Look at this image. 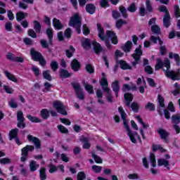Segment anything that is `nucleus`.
<instances>
[{"label": "nucleus", "instance_id": "nucleus-4", "mask_svg": "<svg viewBox=\"0 0 180 180\" xmlns=\"http://www.w3.org/2000/svg\"><path fill=\"white\" fill-rule=\"evenodd\" d=\"M165 99L161 96V95L158 94V102L159 108H158V112L160 116H163L165 115V117L166 119L169 120L171 119V115L169 114V111L167 109H162L161 108H165V104H164Z\"/></svg>", "mask_w": 180, "mask_h": 180}, {"label": "nucleus", "instance_id": "nucleus-54", "mask_svg": "<svg viewBox=\"0 0 180 180\" xmlns=\"http://www.w3.org/2000/svg\"><path fill=\"white\" fill-rule=\"evenodd\" d=\"M145 108L150 112H154V110H155V105H154L153 103H148Z\"/></svg>", "mask_w": 180, "mask_h": 180}, {"label": "nucleus", "instance_id": "nucleus-44", "mask_svg": "<svg viewBox=\"0 0 180 180\" xmlns=\"http://www.w3.org/2000/svg\"><path fill=\"white\" fill-rule=\"evenodd\" d=\"M80 141H82L84 143L82 148H84V150H88L91 148V143H88V139L83 138L80 140Z\"/></svg>", "mask_w": 180, "mask_h": 180}, {"label": "nucleus", "instance_id": "nucleus-18", "mask_svg": "<svg viewBox=\"0 0 180 180\" xmlns=\"http://www.w3.org/2000/svg\"><path fill=\"white\" fill-rule=\"evenodd\" d=\"M70 67L75 72H77V71H79V69L81 68V63L78 60L74 59L70 63Z\"/></svg>", "mask_w": 180, "mask_h": 180}, {"label": "nucleus", "instance_id": "nucleus-6", "mask_svg": "<svg viewBox=\"0 0 180 180\" xmlns=\"http://www.w3.org/2000/svg\"><path fill=\"white\" fill-rule=\"evenodd\" d=\"M124 98L125 99L126 105L128 106V108H131L134 113H139V103L136 102L131 103L133 101V94L130 93H125L124 94ZM130 103H131V105Z\"/></svg>", "mask_w": 180, "mask_h": 180}, {"label": "nucleus", "instance_id": "nucleus-41", "mask_svg": "<svg viewBox=\"0 0 180 180\" xmlns=\"http://www.w3.org/2000/svg\"><path fill=\"white\" fill-rule=\"evenodd\" d=\"M149 160H150L151 166L153 168H155V167H157V161L155 160V155H154V153H150Z\"/></svg>", "mask_w": 180, "mask_h": 180}, {"label": "nucleus", "instance_id": "nucleus-3", "mask_svg": "<svg viewBox=\"0 0 180 180\" xmlns=\"http://www.w3.org/2000/svg\"><path fill=\"white\" fill-rule=\"evenodd\" d=\"M69 26L74 27L78 34H81V26H82V18L76 13L70 18Z\"/></svg>", "mask_w": 180, "mask_h": 180}, {"label": "nucleus", "instance_id": "nucleus-32", "mask_svg": "<svg viewBox=\"0 0 180 180\" xmlns=\"http://www.w3.org/2000/svg\"><path fill=\"white\" fill-rule=\"evenodd\" d=\"M169 58H174L176 63V65L178 67H179L180 65V57L178 53H173L172 52H170L169 53Z\"/></svg>", "mask_w": 180, "mask_h": 180}, {"label": "nucleus", "instance_id": "nucleus-17", "mask_svg": "<svg viewBox=\"0 0 180 180\" xmlns=\"http://www.w3.org/2000/svg\"><path fill=\"white\" fill-rule=\"evenodd\" d=\"M72 75V73L68 72V70L65 69L60 68L59 70V77L61 79H65V78H70Z\"/></svg>", "mask_w": 180, "mask_h": 180}, {"label": "nucleus", "instance_id": "nucleus-26", "mask_svg": "<svg viewBox=\"0 0 180 180\" xmlns=\"http://www.w3.org/2000/svg\"><path fill=\"white\" fill-rule=\"evenodd\" d=\"M46 34L49 38V44H53V28H51V27H48L46 30Z\"/></svg>", "mask_w": 180, "mask_h": 180}, {"label": "nucleus", "instance_id": "nucleus-5", "mask_svg": "<svg viewBox=\"0 0 180 180\" xmlns=\"http://www.w3.org/2000/svg\"><path fill=\"white\" fill-rule=\"evenodd\" d=\"M30 56L33 61H39L41 67H46L47 62H46V59H44V57L39 51H36L34 48H32L30 49Z\"/></svg>", "mask_w": 180, "mask_h": 180}, {"label": "nucleus", "instance_id": "nucleus-19", "mask_svg": "<svg viewBox=\"0 0 180 180\" xmlns=\"http://www.w3.org/2000/svg\"><path fill=\"white\" fill-rule=\"evenodd\" d=\"M111 88L112 89L113 92L115 94L116 98L119 96V92L120 91V86L119 85V81L115 80L111 84Z\"/></svg>", "mask_w": 180, "mask_h": 180}, {"label": "nucleus", "instance_id": "nucleus-39", "mask_svg": "<svg viewBox=\"0 0 180 180\" xmlns=\"http://www.w3.org/2000/svg\"><path fill=\"white\" fill-rule=\"evenodd\" d=\"M119 10L120 12L122 13V15L124 18V19H127V18H129V14H127V9H126L124 6H120Z\"/></svg>", "mask_w": 180, "mask_h": 180}, {"label": "nucleus", "instance_id": "nucleus-50", "mask_svg": "<svg viewBox=\"0 0 180 180\" xmlns=\"http://www.w3.org/2000/svg\"><path fill=\"white\" fill-rule=\"evenodd\" d=\"M135 117L136 118V120H138V122L142 124V127H143V129H148L149 125L148 124L144 123V122H143V120L141 119V117H140V115H136Z\"/></svg>", "mask_w": 180, "mask_h": 180}, {"label": "nucleus", "instance_id": "nucleus-64", "mask_svg": "<svg viewBox=\"0 0 180 180\" xmlns=\"http://www.w3.org/2000/svg\"><path fill=\"white\" fill-rule=\"evenodd\" d=\"M174 15L176 18H180V9L179 6H174Z\"/></svg>", "mask_w": 180, "mask_h": 180}, {"label": "nucleus", "instance_id": "nucleus-37", "mask_svg": "<svg viewBox=\"0 0 180 180\" xmlns=\"http://www.w3.org/2000/svg\"><path fill=\"white\" fill-rule=\"evenodd\" d=\"M41 117L44 120L49 119V117H50V111L47 109H42L41 110Z\"/></svg>", "mask_w": 180, "mask_h": 180}, {"label": "nucleus", "instance_id": "nucleus-1", "mask_svg": "<svg viewBox=\"0 0 180 180\" xmlns=\"http://www.w3.org/2000/svg\"><path fill=\"white\" fill-rule=\"evenodd\" d=\"M157 64L155 66V71L161 70L162 67H165V69H162L165 72V75L167 78L172 79V81H179L180 80V70L177 69L176 71L171 70V61L168 58H165L164 61L161 58L156 59Z\"/></svg>", "mask_w": 180, "mask_h": 180}, {"label": "nucleus", "instance_id": "nucleus-52", "mask_svg": "<svg viewBox=\"0 0 180 180\" xmlns=\"http://www.w3.org/2000/svg\"><path fill=\"white\" fill-rule=\"evenodd\" d=\"M49 173L50 174H54V172H57L58 171V167L56 166V165L51 163L49 165Z\"/></svg>", "mask_w": 180, "mask_h": 180}, {"label": "nucleus", "instance_id": "nucleus-14", "mask_svg": "<svg viewBox=\"0 0 180 180\" xmlns=\"http://www.w3.org/2000/svg\"><path fill=\"white\" fill-rule=\"evenodd\" d=\"M102 77L100 80V85L103 91L105 92V89H110L109 88V83L108 82V79H106V75L105 72L101 73Z\"/></svg>", "mask_w": 180, "mask_h": 180}, {"label": "nucleus", "instance_id": "nucleus-60", "mask_svg": "<svg viewBox=\"0 0 180 180\" xmlns=\"http://www.w3.org/2000/svg\"><path fill=\"white\" fill-rule=\"evenodd\" d=\"M91 169L95 172L96 174H99L102 172V167L98 166V165H93L91 167Z\"/></svg>", "mask_w": 180, "mask_h": 180}, {"label": "nucleus", "instance_id": "nucleus-13", "mask_svg": "<svg viewBox=\"0 0 180 180\" xmlns=\"http://www.w3.org/2000/svg\"><path fill=\"white\" fill-rule=\"evenodd\" d=\"M27 140L28 141H30L34 144L35 148L37 150H39V148H41V142L40 141V139L36 136H33L32 135L27 136Z\"/></svg>", "mask_w": 180, "mask_h": 180}, {"label": "nucleus", "instance_id": "nucleus-62", "mask_svg": "<svg viewBox=\"0 0 180 180\" xmlns=\"http://www.w3.org/2000/svg\"><path fill=\"white\" fill-rule=\"evenodd\" d=\"M77 180H84L86 179V174H85V172H79L77 174Z\"/></svg>", "mask_w": 180, "mask_h": 180}, {"label": "nucleus", "instance_id": "nucleus-63", "mask_svg": "<svg viewBox=\"0 0 180 180\" xmlns=\"http://www.w3.org/2000/svg\"><path fill=\"white\" fill-rule=\"evenodd\" d=\"M11 162H12V161L8 158H4L0 159V164H3L4 165L6 164H11Z\"/></svg>", "mask_w": 180, "mask_h": 180}, {"label": "nucleus", "instance_id": "nucleus-42", "mask_svg": "<svg viewBox=\"0 0 180 180\" xmlns=\"http://www.w3.org/2000/svg\"><path fill=\"white\" fill-rule=\"evenodd\" d=\"M39 176L41 180L47 179V174L46 173V168L42 167L39 170Z\"/></svg>", "mask_w": 180, "mask_h": 180}, {"label": "nucleus", "instance_id": "nucleus-45", "mask_svg": "<svg viewBox=\"0 0 180 180\" xmlns=\"http://www.w3.org/2000/svg\"><path fill=\"white\" fill-rule=\"evenodd\" d=\"M34 29L37 33L41 32V25L37 20L34 21Z\"/></svg>", "mask_w": 180, "mask_h": 180}, {"label": "nucleus", "instance_id": "nucleus-55", "mask_svg": "<svg viewBox=\"0 0 180 180\" xmlns=\"http://www.w3.org/2000/svg\"><path fill=\"white\" fill-rule=\"evenodd\" d=\"M123 25H127V22H126V20H118L116 22V27L117 29H120L122 27V26H123Z\"/></svg>", "mask_w": 180, "mask_h": 180}, {"label": "nucleus", "instance_id": "nucleus-59", "mask_svg": "<svg viewBox=\"0 0 180 180\" xmlns=\"http://www.w3.org/2000/svg\"><path fill=\"white\" fill-rule=\"evenodd\" d=\"M17 120L18 122H25V117H23V112L18 111L17 112Z\"/></svg>", "mask_w": 180, "mask_h": 180}, {"label": "nucleus", "instance_id": "nucleus-36", "mask_svg": "<svg viewBox=\"0 0 180 180\" xmlns=\"http://www.w3.org/2000/svg\"><path fill=\"white\" fill-rule=\"evenodd\" d=\"M40 167L39 165H37V162L34 160H32L30 163V169L31 172H34V171H37V168Z\"/></svg>", "mask_w": 180, "mask_h": 180}, {"label": "nucleus", "instance_id": "nucleus-61", "mask_svg": "<svg viewBox=\"0 0 180 180\" xmlns=\"http://www.w3.org/2000/svg\"><path fill=\"white\" fill-rule=\"evenodd\" d=\"M82 32H83V34H84V36H88V34H89V33H91V31L89 30V28L88 27L86 24L83 25Z\"/></svg>", "mask_w": 180, "mask_h": 180}, {"label": "nucleus", "instance_id": "nucleus-28", "mask_svg": "<svg viewBox=\"0 0 180 180\" xmlns=\"http://www.w3.org/2000/svg\"><path fill=\"white\" fill-rule=\"evenodd\" d=\"M18 133H19V129L15 128L9 131V140L12 141L13 139L18 137Z\"/></svg>", "mask_w": 180, "mask_h": 180}, {"label": "nucleus", "instance_id": "nucleus-57", "mask_svg": "<svg viewBox=\"0 0 180 180\" xmlns=\"http://www.w3.org/2000/svg\"><path fill=\"white\" fill-rule=\"evenodd\" d=\"M64 35L66 39H71V36L72 35V30L71 28H67L65 30Z\"/></svg>", "mask_w": 180, "mask_h": 180}, {"label": "nucleus", "instance_id": "nucleus-12", "mask_svg": "<svg viewBox=\"0 0 180 180\" xmlns=\"http://www.w3.org/2000/svg\"><path fill=\"white\" fill-rule=\"evenodd\" d=\"M128 136L131 141V143H133L134 144H136V143H137V139L139 140V143H141V144L143 143V141H141V138L140 137V135H139V134L137 133V131H134L131 132V130L128 131Z\"/></svg>", "mask_w": 180, "mask_h": 180}, {"label": "nucleus", "instance_id": "nucleus-47", "mask_svg": "<svg viewBox=\"0 0 180 180\" xmlns=\"http://www.w3.org/2000/svg\"><path fill=\"white\" fill-rule=\"evenodd\" d=\"M43 77L44 79H47V81H51L53 78L50 75V70H45L42 72Z\"/></svg>", "mask_w": 180, "mask_h": 180}, {"label": "nucleus", "instance_id": "nucleus-35", "mask_svg": "<svg viewBox=\"0 0 180 180\" xmlns=\"http://www.w3.org/2000/svg\"><path fill=\"white\" fill-rule=\"evenodd\" d=\"M74 53H75V48H73L72 46H70V49L65 51V54L68 58H71V57L74 56Z\"/></svg>", "mask_w": 180, "mask_h": 180}, {"label": "nucleus", "instance_id": "nucleus-25", "mask_svg": "<svg viewBox=\"0 0 180 180\" xmlns=\"http://www.w3.org/2000/svg\"><path fill=\"white\" fill-rule=\"evenodd\" d=\"M132 46L133 43L131 41H127L124 46H122V49L124 53H130V51H131Z\"/></svg>", "mask_w": 180, "mask_h": 180}, {"label": "nucleus", "instance_id": "nucleus-24", "mask_svg": "<svg viewBox=\"0 0 180 180\" xmlns=\"http://www.w3.org/2000/svg\"><path fill=\"white\" fill-rule=\"evenodd\" d=\"M150 40L151 43H153V44H157L158 41L160 44V46H162L164 44V41L161 40V38L158 35V37H155L154 35H151L150 37Z\"/></svg>", "mask_w": 180, "mask_h": 180}, {"label": "nucleus", "instance_id": "nucleus-31", "mask_svg": "<svg viewBox=\"0 0 180 180\" xmlns=\"http://www.w3.org/2000/svg\"><path fill=\"white\" fill-rule=\"evenodd\" d=\"M82 84L84 87V89L88 92V94H94V86L85 82V81H83Z\"/></svg>", "mask_w": 180, "mask_h": 180}, {"label": "nucleus", "instance_id": "nucleus-48", "mask_svg": "<svg viewBox=\"0 0 180 180\" xmlns=\"http://www.w3.org/2000/svg\"><path fill=\"white\" fill-rule=\"evenodd\" d=\"M91 157L92 158H94L96 164H102V162H103V160H102V158H101V157H99L98 155H95V153H91Z\"/></svg>", "mask_w": 180, "mask_h": 180}, {"label": "nucleus", "instance_id": "nucleus-20", "mask_svg": "<svg viewBox=\"0 0 180 180\" xmlns=\"http://www.w3.org/2000/svg\"><path fill=\"white\" fill-rule=\"evenodd\" d=\"M158 167H165V168H167V169H168V171L171 169V168L169 167V161L164 158L158 160Z\"/></svg>", "mask_w": 180, "mask_h": 180}, {"label": "nucleus", "instance_id": "nucleus-2", "mask_svg": "<svg viewBox=\"0 0 180 180\" xmlns=\"http://www.w3.org/2000/svg\"><path fill=\"white\" fill-rule=\"evenodd\" d=\"M97 30H98V36L101 41H104L105 46L108 50H112V44H110V41L112 44H117L119 41L117 39V35H116L115 32L112 30H107L105 32L101 24L97 23Z\"/></svg>", "mask_w": 180, "mask_h": 180}, {"label": "nucleus", "instance_id": "nucleus-58", "mask_svg": "<svg viewBox=\"0 0 180 180\" xmlns=\"http://www.w3.org/2000/svg\"><path fill=\"white\" fill-rule=\"evenodd\" d=\"M58 129L60 133H63L64 134H68V129H67L65 127H64L61 124L58 125Z\"/></svg>", "mask_w": 180, "mask_h": 180}, {"label": "nucleus", "instance_id": "nucleus-23", "mask_svg": "<svg viewBox=\"0 0 180 180\" xmlns=\"http://www.w3.org/2000/svg\"><path fill=\"white\" fill-rule=\"evenodd\" d=\"M53 26L56 30H61V29L64 27V25H63L61 21L57 18L53 19Z\"/></svg>", "mask_w": 180, "mask_h": 180}, {"label": "nucleus", "instance_id": "nucleus-22", "mask_svg": "<svg viewBox=\"0 0 180 180\" xmlns=\"http://www.w3.org/2000/svg\"><path fill=\"white\" fill-rule=\"evenodd\" d=\"M163 25L166 28H168L169 26H171V15H169V13L165 14L163 18Z\"/></svg>", "mask_w": 180, "mask_h": 180}, {"label": "nucleus", "instance_id": "nucleus-33", "mask_svg": "<svg viewBox=\"0 0 180 180\" xmlns=\"http://www.w3.org/2000/svg\"><path fill=\"white\" fill-rule=\"evenodd\" d=\"M117 63L120 64V68H122V70H131V66L126 63V61L120 60Z\"/></svg>", "mask_w": 180, "mask_h": 180}, {"label": "nucleus", "instance_id": "nucleus-40", "mask_svg": "<svg viewBox=\"0 0 180 180\" xmlns=\"http://www.w3.org/2000/svg\"><path fill=\"white\" fill-rule=\"evenodd\" d=\"M27 117L28 118V120H30L32 123H41V120H40L37 117L32 116L30 115H27Z\"/></svg>", "mask_w": 180, "mask_h": 180}, {"label": "nucleus", "instance_id": "nucleus-21", "mask_svg": "<svg viewBox=\"0 0 180 180\" xmlns=\"http://www.w3.org/2000/svg\"><path fill=\"white\" fill-rule=\"evenodd\" d=\"M27 16H29V14L27 13H24L23 11H18L15 14L17 22H22V20H25Z\"/></svg>", "mask_w": 180, "mask_h": 180}, {"label": "nucleus", "instance_id": "nucleus-49", "mask_svg": "<svg viewBox=\"0 0 180 180\" xmlns=\"http://www.w3.org/2000/svg\"><path fill=\"white\" fill-rule=\"evenodd\" d=\"M50 67L52 71H53V72H56V71L58 70V63H57V61L52 60L51 62Z\"/></svg>", "mask_w": 180, "mask_h": 180}, {"label": "nucleus", "instance_id": "nucleus-56", "mask_svg": "<svg viewBox=\"0 0 180 180\" xmlns=\"http://www.w3.org/2000/svg\"><path fill=\"white\" fill-rule=\"evenodd\" d=\"M86 70L89 74H94L95 72V68L91 64L86 65Z\"/></svg>", "mask_w": 180, "mask_h": 180}, {"label": "nucleus", "instance_id": "nucleus-9", "mask_svg": "<svg viewBox=\"0 0 180 180\" xmlns=\"http://www.w3.org/2000/svg\"><path fill=\"white\" fill-rule=\"evenodd\" d=\"M29 151H34V146L32 145H27L25 147L22 148L21 149V155L20 161L21 162H25L26 160H27V158L29 157Z\"/></svg>", "mask_w": 180, "mask_h": 180}, {"label": "nucleus", "instance_id": "nucleus-27", "mask_svg": "<svg viewBox=\"0 0 180 180\" xmlns=\"http://www.w3.org/2000/svg\"><path fill=\"white\" fill-rule=\"evenodd\" d=\"M96 9V7H95L94 4H88L86 5V11L90 15H94V13H95Z\"/></svg>", "mask_w": 180, "mask_h": 180}, {"label": "nucleus", "instance_id": "nucleus-29", "mask_svg": "<svg viewBox=\"0 0 180 180\" xmlns=\"http://www.w3.org/2000/svg\"><path fill=\"white\" fill-rule=\"evenodd\" d=\"M82 46L84 50H88L91 47V40L88 38H85L82 40Z\"/></svg>", "mask_w": 180, "mask_h": 180}, {"label": "nucleus", "instance_id": "nucleus-34", "mask_svg": "<svg viewBox=\"0 0 180 180\" xmlns=\"http://www.w3.org/2000/svg\"><path fill=\"white\" fill-rule=\"evenodd\" d=\"M4 74L8 79H9L10 81H13V82H18V79H16V77H15V76L12 75V73L9 72L7 70H4Z\"/></svg>", "mask_w": 180, "mask_h": 180}, {"label": "nucleus", "instance_id": "nucleus-53", "mask_svg": "<svg viewBox=\"0 0 180 180\" xmlns=\"http://www.w3.org/2000/svg\"><path fill=\"white\" fill-rule=\"evenodd\" d=\"M127 11H128V12H131V13H134V12L137 11V6H136V4L132 3L129 6H128Z\"/></svg>", "mask_w": 180, "mask_h": 180}, {"label": "nucleus", "instance_id": "nucleus-43", "mask_svg": "<svg viewBox=\"0 0 180 180\" xmlns=\"http://www.w3.org/2000/svg\"><path fill=\"white\" fill-rule=\"evenodd\" d=\"M107 94L106 96V99L108 101V102H110V103H112V102H113L112 100V90L110 89H105V91Z\"/></svg>", "mask_w": 180, "mask_h": 180}, {"label": "nucleus", "instance_id": "nucleus-11", "mask_svg": "<svg viewBox=\"0 0 180 180\" xmlns=\"http://www.w3.org/2000/svg\"><path fill=\"white\" fill-rule=\"evenodd\" d=\"M118 112H120L121 115V119L123 120L124 126L127 130V132L130 131V128L129 127V125L127 124V121L126 120V117H127V114L124 112V110H123V107H119L118 108Z\"/></svg>", "mask_w": 180, "mask_h": 180}, {"label": "nucleus", "instance_id": "nucleus-30", "mask_svg": "<svg viewBox=\"0 0 180 180\" xmlns=\"http://www.w3.org/2000/svg\"><path fill=\"white\" fill-rule=\"evenodd\" d=\"M150 30L153 34H155L156 36H160L161 34V28L157 25H152L150 27Z\"/></svg>", "mask_w": 180, "mask_h": 180}, {"label": "nucleus", "instance_id": "nucleus-8", "mask_svg": "<svg viewBox=\"0 0 180 180\" xmlns=\"http://www.w3.org/2000/svg\"><path fill=\"white\" fill-rule=\"evenodd\" d=\"M141 56H143V51L141 50V45H139V47L135 49L134 53L132 54V57L134 59V61L131 62V64L133 67H135V68L136 65L140 63Z\"/></svg>", "mask_w": 180, "mask_h": 180}, {"label": "nucleus", "instance_id": "nucleus-46", "mask_svg": "<svg viewBox=\"0 0 180 180\" xmlns=\"http://www.w3.org/2000/svg\"><path fill=\"white\" fill-rule=\"evenodd\" d=\"M172 122L174 123V124H179L180 123V115H173L172 116Z\"/></svg>", "mask_w": 180, "mask_h": 180}, {"label": "nucleus", "instance_id": "nucleus-51", "mask_svg": "<svg viewBox=\"0 0 180 180\" xmlns=\"http://www.w3.org/2000/svg\"><path fill=\"white\" fill-rule=\"evenodd\" d=\"M174 87L176 88L174 91H172V94H173L174 96H176V95H179L180 94V86L179 84L175 83Z\"/></svg>", "mask_w": 180, "mask_h": 180}, {"label": "nucleus", "instance_id": "nucleus-7", "mask_svg": "<svg viewBox=\"0 0 180 180\" xmlns=\"http://www.w3.org/2000/svg\"><path fill=\"white\" fill-rule=\"evenodd\" d=\"M72 86L75 90L77 98H78L79 101H84L85 99V95L81 88V84L79 83L73 82L72 83Z\"/></svg>", "mask_w": 180, "mask_h": 180}, {"label": "nucleus", "instance_id": "nucleus-38", "mask_svg": "<svg viewBox=\"0 0 180 180\" xmlns=\"http://www.w3.org/2000/svg\"><path fill=\"white\" fill-rule=\"evenodd\" d=\"M152 150L154 153H155V151H158V150L161 153H165V151H167V150L161 147V145H155V144L152 145Z\"/></svg>", "mask_w": 180, "mask_h": 180}, {"label": "nucleus", "instance_id": "nucleus-15", "mask_svg": "<svg viewBox=\"0 0 180 180\" xmlns=\"http://www.w3.org/2000/svg\"><path fill=\"white\" fill-rule=\"evenodd\" d=\"M158 133L159 134L160 139L164 140L165 143H168V137H169V132L167 131V130L160 128L158 129Z\"/></svg>", "mask_w": 180, "mask_h": 180}, {"label": "nucleus", "instance_id": "nucleus-16", "mask_svg": "<svg viewBox=\"0 0 180 180\" xmlns=\"http://www.w3.org/2000/svg\"><path fill=\"white\" fill-rule=\"evenodd\" d=\"M92 46H94V51L96 54L99 55L101 53L105 51L103 48H102V46L101 44L96 42V41H93L91 42Z\"/></svg>", "mask_w": 180, "mask_h": 180}, {"label": "nucleus", "instance_id": "nucleus-10", "mask_svg": "<svg viewBox=\"0 0 180 180\" xmlns=\"http://www.w3.org/2000/svg\"><path fill=\"white\" fill-rule=\"evenodd\" d=\"M53 108L56 109V112L58 113H60V115H63L64 116H67L68 113L67 111L65 110V108L64 107V105L61 101H56L53 103Z\"/></svg>", "mask_w": 180, "mask_h": 180}]
</instances>
